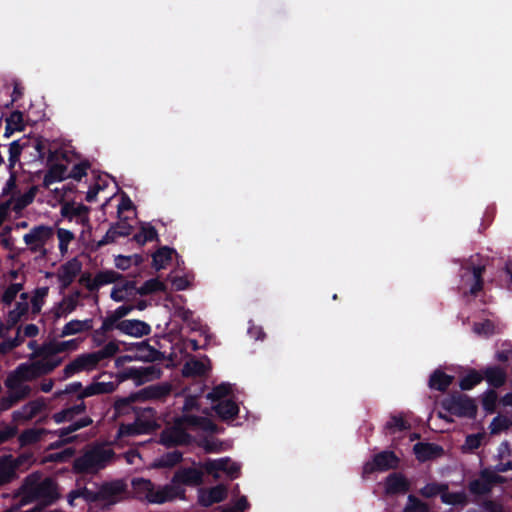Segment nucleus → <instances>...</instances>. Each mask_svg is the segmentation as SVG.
<instances>
[{"instance_id": "nucleus-1", "label": "nucleus", "mask_w": 512, "mask_h": 512, "mask_svg": "<svg viewBox=\"0 0 512 512\" xmlns=\"http://www.w3.org/2000/svg\"><path fill=\"white\" fill-rule=\"evenodd\" d=\"M61 364V360H38L32 363H21L15 370L11 371L6 379L5 386L13 391L20 387L23 382L32 381L43 375L51 373L55 368Z\"/></svg>"}, {"instance_id": "nucleus-2", "label": "nucleus", "mask_w": 512, "mask_h": 512, "mask_svg": "<svg viewBox=\"0 0 512 512\" xmlns=\"http://www.w3.org/2000/svg\"><path fill=\"white\" fill-rule=\"evenodd\" d=\"M74 402L72 405H69L63 408L61 411L53 414L52 419L55 423L61 424L65 422H71L70 425L66 427H62L59 429V436L66 437L71 433H74L82 428L88 427L93 424V419L90 416H84L78 420L74 419L82 415L87 410V404L85 399L77 400L74 399L73 396L67 399V403Z\"/></svg>"}, {"instance_id": "nucleus-3", "label": "nucleus", "mask_w": 512, "mask_h": 512, "mask_svg": "<svg viewBox=\"0 0 512 512\" xmlns=\"http://www.w3.org/2000/svg\"><path fill=\"white\" fill-rule=\"evenodd\" d=\"M23 489L30 501H40L44 505H51L59 498L57 483L50 477L37 482L30 475L26 477Z\"/></svg>"}, {"instance_id": "nucleus-4", "label": "nucleus", "mask_w": 512, "mask_h": 512, "mask_svg": "<svg viewBox=\"0 0 512 512\" xmlns=\"http://www.w3.org/2000/svg\"><path fill=\"white\" fill-rule=\"evenodd\" d=\"M113 454L111 449L94 447L74 459L73 471L78 474L95 473L106 466Z\"/></svg>"}, {"instance_id": "nucleus-5", "label": "nucleus", "mask_w": 512, "mask_h": 512, "mask_svg": "<svg viewBox=\"0 0 512 512\" xmlns=\"http://www.w3.org/2000/svg\"><path fill=\"white\" fill-rule=\"evenodd\" d=\"M441 407L450 415L475 419L478 412L476 401L464 393H453L441 401Z\"/></svg>"}, {"instance_id": "nucleus-6", "label": "nucleus", "mask_w": 512, "mask_h": 512, "mask_svg": "<svg viewBox=\"0 0 512 512\" xmlns=\"http://www.w3.org/2000/svg\"><path fill=\"white\" fill-rule=\"evenodd\" d=\"M54 236V230L52 227L47 225H37L31 228V230L23 236L25 244L29 247L33 253H40L42 256H46L47 250L45 245Z\"/></svg>"}, {"instance_id": "nucleus-7", "label": "nucleus", "mask_w": 512, "mask_h": 512, "mask_svg": "<svg viewBox=\"0 0 512 512\" xmlns=\"http://www.w3.org/2000/svg\"><path fill=\"white\" fill-rule=\"evenodd\" d=\"M504 477L491 471L488 468L482 469L477 479H473L468 483V491L470 494L478 496H487L497 484H502Z\"/></svg>"}, {"instance_id": "nucleus-8", "label": "nucleus", "mask_w": 512, "mask_h": 512, "mask_svg": "<svg viewBox=\"0 0 512 512\" xmlns=\"http://www.w3.org/2000/svg\"><path fill=\"white\" fill-rule=\"evenodd\" d=\"M199 465L204 469L205 473L211 475L214 479H219V472H224L231 479L238 478L240 475V465L233 462L229 457L219 459H207L204 462H199Z\"/></svg>"}, {"instance_id": "nucleus-9", "label": "nucleus", "mask_w": 512, "mask_h": 512, "mask_svg": "<svg viewBox=\"0 0 512 512\" xmlns=\"http://www.w3.org/2000/svg\"><path fill=\"white\" fill-rule=\"evenodd\" d=\"M399 457L390 450H385L375 454L371 461L366 462L363 466L364 474H372L376 471H388L396 469L399 466Z\"/></svg>"}, {"instance_id": "nucleus-10", "label": "nucleus", "mask_w": 512, "mask_h": 512, "mask_svg": "<svg viewBox=\"0 0 512 512\" xmlns=\"http://www.w3.org/2000/svg\"><path fill=\"white\" fill-rule=\"evenodd\" d=\"M162 375L160 368L153 365L147 367H127L119 373L121 381L133 380L136 385L159 379Z\"/></svg>"}, {"instance_id": "nucleus-11", "label": "nucleus", "mask_w": 512, "mask_h": 512, "mask_svg": "<svg viewBox=\"0 0 512 512\" xmlns=\"http://www.w3.org/2000/svg\"><path fill=\"white\" fill-rule=\"evenodd\" d=\"M192 436L179 425L163 429L159 436V443L167 448L189 445Z\"/></svg>"}, {"instance_id": "nucleus-12", "label": "nucleus", "mask_w": 512, "mask_h": 512, "mask_svg": "<svg viewBox=\"0 0 512 512\" xmlns=\"http://www.w3.org/2000/svg\"><path fill=\"white\" fill-rule=\"evenodd\" d=\"M199 468L195 467H182L179 468L172 477V483L176 486L185 485V486H199L203 483L204 479V469L201 468L199 463L197 464Z\"/></svg>"}, {"instance_id": "nucleus-13", "label": "nucleus", "mask_w": 512, "mask_h": 512, "mask_svg": "<svg viewBox=\"0 0 512 512\" xmlns=\"http://www.w3.org/2000/svg\"><path fill=\"white\" fill-rule=\"evenodd\" d=\"M184 497L185 490L172 483L160 486L158 489H155L154 487L150 494V498H148V502L151 504H163L177 498L183 499Z\"/></svg>"}, {"instance_id": "nucleus-14", "label": "nucleus", "mask_w": 512, "mask_h": 512, "mask_svg": "<svg viewBox=\"0 0 512 512\" xmlns=\"http://www.w3.org/2000/svg\"><path fill=\"white\" fill-rule=\"evenodd\" d=\"M172 391L170 383L163 382L146 386L135 392L139 401L165 400Z\"/></svg>"}, {"instance_id": "nucleus-15", "label": "nucleus", "mask_w": 512, "mask_h": 512, "mask_svg": "<svg viewBox=\"0 0 512 512\" xmlns=\"http://www.w3.org/2000/svg\"><path fill=\"white\" fill-rule=\"evenodd\" d=\"M82 270V263L77 258H72L60 266L57 277L62 289H67Z\"/></svg>"}, {"instance_id": "nucleus-16", "label": "nucleus", "mask_w": 512, "mask_h": 512, "mask_svg": "<svg viewBox=\"0 0 512 512\" xmlns=\"http://www.w3.org/2000/svg\"><path fill=\"white\" fill-rule=\"evenodd\" d=\"M114 329L132 337H143L151 333V327L148 323L138 319H126L120 321Z\"/></svg>"}, {"instance_id": "nucleus-17", "label": "nucleus", "mask_w": 512, "mask_h": 512, "mask_svg": "<svg viewBox=\"0 0 512 512\" xmlns=\"http://www.w3.org/2000/svg\"><path fill=\"white\" fill-rule=\"evenodd\" d=\"M126 484L122 480L104 483L99 488L100 501L115 504L126 491Z\"/></svg>"}, {"instance_id": "nucleus-18", "label": "nucleus", "mask_w": 512, "mask_h": 512, "mask_svg": "<svg viewBox=\"0 0 512 512\" xmlns=\"http://www.w3.org/2000/svg\"><path fill=\"white\" fill-rule=\"evenodd\" d=\"M228 496V489L224 484H218L209 489H203L198 496V502L203 507H210L215 503L223 502Z\"/></svg>"}, {"instance_id": "nucleus-19", "label": "nucleus", "mask_w": 512, "mask_h": 512, "mask_svg": "<svg viewBox=\"0 0 512 512\" xmlns=\"http://www.w3.org/2000/svg\"><path fill=\"white\" fill-rule=\"evenodd\" d=\"M45 407L46 404L42 398L31 400L20 409L13 411L12 419L15 422L29 421L44 410Z\"/></svg>"}, {"instance_id": "nucleus-20", "label": "nucleus", "mask_w": 512, "mask_h": 512, "mask_svg": "<svg viewBox=\"0 0 512 512\" xmlns=\"http://www.w3.org/2000/svg\"><path fill=\"white\" fill-rule=\"evenodd\" d=\"M413 453L419 462H426L441 457L444 449L436 443L418 442L413 446Z\"/></svg>"}, {"instance_id": "nucleus-21", "label": "nucleus", "mask_w": 512, "mask_h": 512, "mask_svg": "<svg viewBox=\"0 0 512 512\" xmlns=\"http://www.w3.org/2000/svg\"><path fill=\"white\" fill-rule=\"evenodd\" d=\"M410 490V482L402 474L394 472L385 479V492L387 495L405 494Z\"/></svg>"}, {"instance_id": "nucleus-22", "label": "nucleus", "mask_w": 512, "mask_h": 512, "mask_svg": "<svg viewBox=\"0 0 512 512\" xmlns=\"http://www.w3.org/2000/svg\"><path fill=\"white\" fill-rule=\"evenodd\" d=\"M483 380H486L492 389H498L507 382V373L504 368L499 365H490L481 369Z\"/></svg>"}, {"instance_id": "nucleus-23", "label": "nucleus", "mask_w": 512, "mask_h": 512, "mask_svg": "<svg viewBox=\"0 0 512 512\" xmlns=\"http://www.w3.org/2000/svg\"><path fill=\"white\" fill-rule=\"evenodd\" d=\"M135 349L137 351L136 358L145 362H154L162 359V353L149 345L148 340L139 343L130 344L126 350L130 351Z\"/></svg>"}, {"instance_id": "nucleus-24", "label": "nucleus", "mask_w": 512, "mask_h": 512, "mask_svg": "<svg viewBox=\"0 0 512 512\" xmlns=\"http://www.w3.org/2000/svg\"><path fill=\"white\" fill-rule=\"evenodd\" d=\"M89 211L90 208L84 204L66 203L61 208V214L63 217L72 220L78 218V222L82 225L89 223Z\"/></svg>"}, {"instance_id": "nucleus-25", "label": "nucleus", "mask_w": 512, "mask_h": 512, "mask_svg": "<svg viewBox=\"0 0 512 512\" xmlns=\"http://www.w3.org/2000/svg\"><path fill=\"white\" fill-rule=\"evenodd\" d=\"M153 431L152 421H143V419H135L133 423L121 424L119 427L120 436H137L147 434Z\"/></svg>"}, {"instance_id": "nucleus-26", "label": "nucleus", "mask_w": 512, "mask_h": 512, "mask_svg": "<svg viewBox=\"0 0 512 512\" xmlns=\"http://www.w3.org/2000/svg\"><path fill=\"white\" fill-rule=\"evenodd\" d=\"M116 387L117 385L114 382H92L83 387V391L76 395V399L81 400L94 395L110 394L115 391Z\"/></svg>"}, {"instance_id": "nucleus-27", "label": "nucleus", "mask_w": 512, "mask_h": 512, "mask_svg": "<svg viewBox=\"0 0 512 512\" xmlns=\"http://www.w3.org/2000/svg\"><path fill=\"white\" fill-rule=\"evenodd\" d=\"M18 467L19 462L13 460L11 455L0 460V486L11 483L17 477Z\"/></svg>"}, {"instance_id": "nucleus-28", "label": "nucleus", "mask_w": 512, "mask_h": 512, "mask_svg": "<svg viewBox=\"0 0 512 512\" xmlns=\"http://www.w3.org/2000/svg\"><path fill=\"white\" fill-rule=\"evenodd\" d=\"M134 310V305H122L116 308L111 314L102 321V330H114L118 323L123 320L130 312Z\"/></svg>"}, {"instance_id": "nucleus-29", "label": "nucleus", "mask_w": 512, "mask_h": 512, "mask_svg": "<svg viewBox=\"0 0 512 512\" xmlns=\"http://www.w3.org/2000/svg\"><path fill=\"white\" fill-rule=\"evenodd\" d=\"M213 410L223 421L234 420L239 413V407L237 403L231 399L218 402L213 406Z\"/></svg>"}, {"instance_id": "nucleus-30", "label": "nucleus", "mask_w": 512, "mask_h": 512, "mask_svg": "<svg viewBox=\"0 0 512 512\" xmlns=\"http://www.w3.org/2000/svg\"><path fill=\"white\" fill-rule=\"evenodd\" d=\"M463 269L471 273V279L473 280V284L469 289V294L472 296H477L478 293L483 289V274L485 272V266L467 263L466 266H463Z\"/></svg>"}, {"instance_id": "nucleus-31", "label": "nucleus", "mask_w": 512, "mask_h": 512, "mask_svg": "<svg viewBox=\"0 0 512 512\" xmlns=\"http://www.w3.org/2000/svg\"><path fill=\"white\" fill-rule=\"evenodd\" d=\"M453 380L454 377L452 375H448L444 371L436 369L431 373L428 385L432 390L445 392L452 384Z\"/></svg>"}, {"instance_id": "nucleus-32", "label": "nucleus", "mask_w": 512, "mask_h": 512, "mask_svg": "<svg viewBox=\"0 0 512 512\" xmlns=\"http://www.w3.org/2000/svg\"><path fill=\"white\" fill-rule=\"evenodd\" d=\"M68 178L67 166L62 163L52 164L46 172L43 179V186L49 188L50 185L61 182Z\"/></svg>"}, {"instance_id": "nucleus-33", "label": "nucleus", "mask_w": 512, "mask_h": 512, "mask_svg": "<svg viewBox=\"0 0 512 512\" xmlns=\"http://www.w3.org/2000/svg\"><path fill=\"white\" fill-rule=\"evenodd\" d=\"M182 420L189 427L199 428L210 433L218 432V426L207 417L197 415H184Z\"/></svg>"}, {"instance_id": "nucleus-34", "label": "nucleus", "mask_w": 512, "mask_h": 512, "mask_svg": "<svg viewBox=\"0 0 512 512\" xmlns=\"http://www.w3.org/2000/svg\"><path fill=\"white\" fill-rule=\"evenodd\" d=\"M93 328V320L85 319V320H71L66 323L60 333V337H66L70 335H75L81 332L89 331Z\"/></svg>"}, {"instance_id": "nucleus-35", "label": "nucleus", "mask_w": 512, "mask_h": 512, "mask_svg": "<svg viewBox=\"0 0 512 512\" xmlns=\"http://www.w3.org/2000/svg\"><path fill=\"white\" fill-rule=\"evenodd\" d=\"M139 401L135 396V392L131 393L127 397H120L114 401L113 409L116 416L127 415L131 412H135L136 407L134 403Z\"/></svg>"}, {"instance_id": "nucleus-36", "label": "nucleus", "mask_w": 512, "mask_h": 512, "mask_svg": "<svg viewBox=\"0 0 512 512\" xmlns=\"http://www.w3.org/2000/svg\"><path fill=\"white\" fill-rule=\"evenodd\" d=\"M122 278L123 276L114 270L99 271L95 275V282L91 284V287H89V291H97L101 286L115 283Z\"/></svg>"}, {"instance_id": "nucleus-37", "label": "nucleus", "mask_w": 512, "mask_h": 512, "mask_svg": "<svg viewBox=\"0 0 512 512\" xmlns=\"http://www.w3.org/2000/svg\"><path fill=\"white\" fill-rule=\"evenodd\" d=\"M176 253L175 249L168 246L159 248L152 255V266L157 270L164 269L172 260V254Z\"/></svg>"}, {"instance_id": "nucleus-38", "label": "nucleus", "mask_w": 512, "mask_h": 512, "mask_svg": "<svg viewBox=\"0 0 512 512\" xmlns=\"http://www.w3.org/2000/svg\"><path fill=\"white\" fill-rule=\"evenodd\" d=\"M483 381L481 370L469 369L467 373L460 379L459 387L462 391L472 390Z\"/></svg>"}, {"instance_id": "nucleus-39", "label": "nucleus", "mask_w": 512, "mask_h": 512, "mask_svg": "<svg viewBox=\"0 0 512 512\" xmlns=\"http://www.w3.org/2000/svg\"><path fill=\"white\" fill-rule=\"evenodd\" d=\"M209 368L206 364L198 359L187 361L183 367V375L185 377H201L205 376Z\"/></svg>"}, {"instance_id": "nucleus-40", "label": "nucleus", "mask_w": 512, "mask_h": 512, "mask_svg": "<svg viewBox=\"0 0 512 512\" xmlns=\"http://www.w3.org/2000/svg\"><path fill=\"white\" fill-rule=\"evenodd\" d=\"M44 434L46 430L43 428H29L19 435L18 441L21 447L33 445L39 442Z\"/></svg>"}, {"instance_id": "nucleus-41", "label": "nucleus", "mask_w": 512, "mask_h": 512, "mask_svg": "<svg viewBox=\"0 0 512 512\" xmlns=\"http://www.w3.org/2000/svg\"><path fill=\"white\" fill-rule=\"evenodd\" d=\"M77 296H78V293L76 294V296L65 297L58 304V306L54 308L53 313H54L55 320H57L63 316H66L67 314L73 312L76 309V307L78 305Z\"/></svg>"}, {"instance_id": "nucleus-42", "label": "nucleus", "mask_w": 512, "mask_h": 512, "mask_svg": "<svg viewBox=\"0 0 512 512\" xmlns=\"http://www.w3.org/2000/svg\"><path fill=\"white\" fill-rule=\"evenodd\" d=\"M132 486L139 498H144L148 501L155 485L149 479L135 478L132 480Z\"/></svg>"}, {"instance_id": "nucleus-43", "label": "nucleus", "mask_w": 512, "mask_h": 512, "mask_svg": "<svg viewBox=\"0 0 512 512\" xmlns=\"http://www.w3.org/2000/svg\"><path fill=\"white\" fill-rule=\"evenodd\" d=\"M441 501L444 504L453 506H466L469 503L468 497L464 491L449 492L448 490L442 491Z\"/></svg>"}, {"instance_id": "nucleus-44", "label": "nucleus", "mask_w": 512, "mask_h": 512, "mask_svg": "<svg viewBox=\"0 0 512 512\" xmlns=\"http://www.w3.org/2000/svg\"><path fill=\"white\" fill-rule=\"evenodd\" d=\"M410 427V424L402 416L391 415L384 428L387 433L393 435L396 432L407 431Z\"/></svg>"}, {"instance_id": "nucleus-45", "label": "nucleus", "mask_w": 512, "mask_h": 512, "mask_svg": "<svg viewBox=\"0 0 512 512\" xmlns=\"http://www.w3.org/2000/svg\"><path fill=\"white\" fill-rule=\"evenodd\" d=\"M183 459V454L179 450H174L163 454L158 460L156 466L159 468H172L179 464Z\"/></svg>"}, {"instance_id": "nucleus-46", "label": "nucleus", "mask_w": 512, "mask_h": 512, "mask_svg": "<svg viewBox=\"0 0 512 512\" xmlns=\"http://www.w3.org/2000/svg\"><path fill=\"white\" fill-rule=\"evenodd\" d=\"M59 347L57 342L43 343L35 352V356L42 357V360L50 361L53 360L51 357L59 354ZM59 360V358L57 359ZM62 361V359L60 358Z\"/></svg>"}, {"instance_id": "nucleus-47", "label": "nucleus", "mask_w": 512, "mask_h": 512, "mask_svg": "<svg viewBox=\"0 0 512 512\" xmlns=\"http://www.w3.org/2000/svg\"><path fill=\"white\" fill-rule=\"evenodd\" d=\"M498 394L494 389L486 390L481 397V404L486 413L492 414L496 411Z\"/></svg>"}, {"instance_id": "nucleus-48", "label": "nucleus", "mask_w": 512, "mask_h": 512, "mask_svg": "<svg viewBox=\"0 0 512 512\" xmlns=\"http://www.w3.org/2000/svg\"><path fill=\"white\" fill-rule=\"evenodd\" d=\"M165 290V285L157 278H152L143 283L141 287H139L138 293L141 296L150 295L156 292H162Z\"/></svg>"}, {"instance_id": "nucleus-49", "label": "nucleus", "mask_w": 512, "mask_h": 512, "mask_svg": "<svg viewBox=\"0 0 512 512\" xmlns=\"http://www.w3.org/2000/svg\"><path fill=\"white\" fill-rule=\"evenodd\" d=\"M48 292L49 288L47 286L35 289L31 299V310L33 314L40 313L41 308L44 304V299L47 297Z\"/></svg>"}, {"instance_id": "nucleus-50", "label": "nucleus", "mask_w": 512, "mask_h": 512, "mask_svg": "<svg viewBox=\"0 0 512 512\" xmlns=\"http://www.w3.org/2000/svg\"><path fill=\"white\" fill-rule=\"evenodd\" d=\"M231 385L229 383H221L215 386L211 392L207 394V398L212 402H220L223 398L231 393Z\"/></svg>"}, {"instance_id": "nucleus-51", "label": "nucleus", "mask_w": 512, "mask_h": 512, "mask_svg": "<svg viewBox=\"0 0 512 512\" xmlns=\"http://www.w3.org/2000/svg\"><path fill=\"white\" fill-rule=\"evenodd\" d=\"M77 358L83 371L95 369L100 362L96 352L81 354Z\"/></svg>"}, {"instance_id": "nucleus-52", "label": "nucleus", "mask_w": 512, "mask_h": 512, "mask_svg": "<svg viewBox=\"0 0 512 512\" xmlns=\"http://www.w3.org/2000/svg\"><path fill=\"white\" fill-rule=\"evenodd\" d=\"M511 424L512 422L509 418H507L506 416L498 415L494 417L490 423V432L491 434H499L500 432L509 429Z\"/></svg>"}, {"instance_id": "nucleus-53", "label": "nucleus", "mask_w": 512, "mask_h": 512, "mask_svg": "<svg viewBox=\"0 0 512 512\" xmlns=\"http://www.w3.org/2000/svg\"><path fill=\"white\" fill-rule=\"evenodd\" d=\"M23 289L22 283H11L2 295V302L6 306H10L16 299L18 293Z\"/></svg>"}, {"instance_id": "nucleus-54", "label": "nucleus", "mask_w": 512, "mask_h": 512, "mask_svg": "<svg viewBox=\"0 0 512 512\" xmlns=\"http://www.w3.org/2000/svg\"><path fill=\"white\" fill-rule=\"evenodd\" d=\"M135 419H143V421H152L153 422V431L158 426L156 423V410L153 407H136L135 409Z\"/></svg>"}, {"instance_id": "nucleus-55", "label": "nucleus", "mask_w": 512, "mask_h": 512, "mask_svg": "<svg viewBox=\"0 0 512 512\" xmlns=\"http://www.w3.org/2000/svg\"><path fill=\"white\" fill-rule=\"evenodd\" d=\"M448 490L447 484H439V483H428L423 488H421L420 493L425 498H432L437 495L442 494V491Z\"/></svg>"}, {"instance_id": "nucleus-56", "label": "nucleus", "mask_w": 512, "mask_h": 512, "mask_svg": "<svg viewBox=\"0 0 512 512\" xmlns=\"http://www.w3.org/2000/svg\"><path fill=\"white\" fill-rule=\"evenodd\" d=\"M404 512H429V506L416 496L409 495Z\"/></svg>"}, {"instance_id": "nucleus-57", "label": "nucleus", "mask_w": 512, "mask_h": 512, "mask_svg": "<svg viewBox=\"0 0 512 512\" xmlns=\"http://www.w3.org/2000/svg\"><path fill=\"white\" fill-rule=\"evenodd\" d=\"M57 237L59 240L60 253L65 255L68 251L69 243L74 239V234L70 230L59 228L57 230Z\"/></svg>"}, {"instance_id": "nucleus-58", "label": "nucleus", "mask_w": 512, "mask_h": 512, "mask_svg": "<svg viewBox=\"0 0 512 512\" xmlns=\"http://www.w3.org/2000/svg\"><path fill=\"white\" fill-rule=\"evenodd\" d=\"M91 164L89 161L84 160L80 163L75 164L70 173L68 174V178H72L76 181H81V179L86 176L87 170L90 168Z\"/></svg>"}, {"instance_id": "nucleus-59", "label": "nucleus", "mask_w": 512, "mask_h": 512, "mask_svg": "<svg viewBox=\"0 0 512 512\" xmlns=\"http://www.w3.org/2000/svg\"><path fill=\"white\" fill-rule=\"evenodd\" d=\"M83 391V385L79 381L69 383L65 386V389L55 392L54 397L57 399H64L66 395L81 394Z\"/></svg>"}, {"instance_id": "nucleus-60", "label": "nucleus", "mask_w": 512, "mask_h": 512, "mask_svg": "<svg viewBox=\"0 0 512 512\" xmlns=\"http://www.w3.org/2000/svg\"><path fill=\"white\" fill-rule=\"evenodd\" d=\"M22 147L19 144V141H13L9 145V164L8 168L9 170H13L16 163L20 160V156L22 153Z\"/></svg>"}, {"instance_id": "nucleus-61", "label": "nucleus", "mask_w": 512, "mask_h": 512, "mask_svg": "<svg viewBox=\"0 0 512 512\" xmlns=\"http://www.w3.org/2000/svg\"><path fill=\"white\" fill-rule=\"evenodd\" d=\"M119 351V346L116 341L108 342L102 349L96 351L100 361L113 357Z\"/></svg>"}, {"instance_id": "nucleus-62", "label": "nucleus", "mask_w": 512, "mask_h": 512, "mask_svg": "<svg viewBox=\"0 0 512 512\" xmlns=\"http://www.w3.org/2000/svg\"><path fill=\"white\" fill-rule=\"evenodd\" d=\"M111 227L116 231V234L120 235V237L129 236L132 233L133 226L128 223L127 217H122L119 221Z\"/></svg>"}, {"instance_id": "nucleus-63", "label": "nucleus", "mask_w": 512, "mask_h": 512, "mask_svg": "<svg viewBox=\"0 0 512 512\" xmlns=\"http://www.w3.org/2000/svg\"><path fill=\"white\" fill-rule=\"evenodd\" d=\"M482 439L483 435L481 433L467 435L463 446L464 450L472 452L478 449L481 446Z\"/></svg>"}, {"instance_id": "nucleus-64", "label": "nucleus", "mask_w": 512, "mask_h": 512, "mask_svg": "<svg viewBox=\"0 0 512 512\" xmlns=\"http://www.w3.org/2000/svg\"><path fill=\"white\" fill-rule=\"evenodd\" d=\"M9 200H12L11 209L15 212L22 211L24 208H26L28 205L32 203L25 193L19 195L18 197H14L12 195Z\"/></svg>"}]
</instances>
